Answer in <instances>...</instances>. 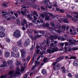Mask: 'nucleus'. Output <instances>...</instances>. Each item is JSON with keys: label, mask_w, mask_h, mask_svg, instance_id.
Returning a JSON list of instances; mask_svg holds the SVG:
<instances>
[{"label": "nucleus", "mask_w": 78, "mask_h": 78, "mask_svg": "<svg viewBox=\"0 0 78 78\" xmlns=\"http://www.w3.org/2000/svg\"><path fill=\"white\" fill-rule=\"evenodd\" d=\"M78 50V47L73 48H72V50H73L74 51H75Z\"/></svg>", "instance_id": "nucleus-40"}, {"label": "nucleus", "mask_w": 78, "mask_h": 78, "mask_svg": "<svg viewBox=\"0 0 78 78\" xmlns=\"http://www.w3.org/2000/svg\"><path fill=\"white\" fill-rule=\"evenodd\" d=\"M73 65H74V66H78V61H75L74 62Z\"/></svg>", "instance_id": "nucleus-22"}, {"label": "nucleus", "mask_w": 78, "mask_h": 78, "mask_svg": "<svg viewBox=\"0 0 78 78\" xmlns=\"http://www.w3.org/2000/svg\"><path fill=\"white\" fill-rule=\"evenodd\" d=\"M55 70H57L61 67V64L59 63H57L56 62L53 63L52 64Z\"/></svg>", "instance_id": "nucleus-4"}, {"label": "nucleus", "mask_w": 78, "mask_h": 78, "mask_svg": "<svg viewBox=\"0 0 78 78\" xmlns=\"http://www.w3.org/2000/svg\"><path fill=\"white\" fill-rule=\"evenodd\" d=\"M5 29L2 26H0V33L1 32H5Z\"/></svg>", "instance_id": "nucleus-14"}, {"label": "nucleus", "mask_w": 78, "mask_h": 78, "mask_svg": "<svg viewBox=\"0 0 78 78\" xmlns=\"http://www.w3.org/2000/svg\"><path fill=\"white\" fill-rule=\"evenodd\" d=\"M45 4L46 5V8H47V7L48 6V5H49L48 3L47 2L46 4Z\"/></svg>", "instance_id": "nucleus-64"}, {"label": "nucleus", "mask_w": 78, "mask_h": 78, "mask_svg": "<svg viewBox=\"0 0 78 78\" xmlns=\"http://www.w3.org/2000/svg\"><path fill=\"white\" fill-rule=\"evenodd\" d=\"M7 63L9 65H11L13 63L12 61L9 60L7 61Z\"/></svg>", "instance_id": "nucleus-21"}, {"label": "nucleus", "mask_w": 78, "mask_h": 78, "mask_svg": "<svg viewBox=\"0 0 78 78\" xmlns=\"http://www.w3.org/2000/svg\"><path fill=\"white\" fill-rule=\"evenodd\" d=\"M60 51L61 53H64V51L63 49H60Z\"/></svg>", "instance_id": "nucleus-56"}, {"label": "nucleus", "mask_w": 78, "mask_h": 78, "mask_svg": "<svg viewBox=\"0 0 78 78\" xmlns=\"http://www.w3.org/2000/svg\"><path fill=\"white\" fill-rule=\"evenodd\" d=\"M46 45H47V47H48L49 46V39H47L46 41Z\"/></svg>", "instance_id": "nucleus-34"}, {"label": "nucleus", "mask_w": 78, "mask_h": 78, "mask_svg": "<svg viewBox=\"0 0 78 78\" xmlns=\"http://www.w3.org/2000/svg\"><path fill=\"white\" fill-rule=\"evenodd\" d=\"M61 72H62V73H66V69H65V68L64 67H62L61 68Z\"/></svg>", "instance_id": "nucleus-16"}, {"label": "nucleus", "mask_w": 78, "mask_h": 78, "mask_svg": "<svg viewBox=\"0 0 78 78\" xmlns=\"http://www.w3.org/2000/svg\"><path fill=\"white\" fill-rule=\"evenodd\" d=\"M65 46H68L69 44V43L68 42H65Z\"/></svg>", "instance_id": "nucleus-60"}, {"label": "nucleus", "mask_w": 78, "mask_h": 78, "mask_svg": "<svg viewBox=\"0 0 78 78\" xmlns=\"http://www.w3.org/2000/svg\"><path fill=\"white\" fill-rule=\"evenodd\" d=\"M58 51V47L52 48L51 47L50 48L47 50V52H48L49 54L53 53L55 52V51Z\"/></svg>", "instance_id": "nucleus-2"}, {"label": "nucleus", "mask_w": 78, "mask_h": 78, "mask_svg": "<svg viewBox=\"0 0 78 78\" xmlns=\"http://www.w3.org/2000/svg\"><path fill=\"white\" fill-rule=\"evenodd\" d=\"M40 16H41V17L42 18H43V19H44V18L45 17V15H44V13H41V15Z\"/></svg>", "instance_id": "nucleus-28"}, {"label": "nucleus", "mask_w": 78, "mask_h": 78, "mask_svg": "<svg viewBox=\"0 0 78 78\" xmlns=\"http://www.w3.org/2000/svg\"><path fill=\"white\" fill-rule=\"evenodd\" d=\"M28 74H25V76H24L23 78H27V77H28Z\"/></svg>", "instance_id": "nucleus-57"}, {"label": "nucleus", "mask_w": 78, "mask_h": 78, "mask_svg": "<svg viewBox=\"0 0 78 78\" xmlns=\"http://www.w3.org/2000/svg\"><path fill=\"white\" fill-rule=\"evenodd\" d=\"M35 63L37 64H39V62L38 61H35Z\"/></svg>", "instance_id": "nucleus-59"}, {"label": "nucleus", "mask_w": 78, "mask_h": 78, "mask_svg": "<svg viewBox=\"0 0 78 78\" xmlns=\"http://www.w3.org/2000/svg\"><path fill=\"white\" fill-rule=\"evenodd\" d=\"M21 12L23 15H25L26 14V12L25 11H23V10H22L21 11Z\"/></svg>", "instance_id": "nucleus-37"}, {"label": "nucleus", "mask_w": 78, "mask_h": 78, "mask_svg": "<svg viewBox=\"0 0 78 78\" xmlns=\"http://www.w3.org/2000/svg\"><path fill=\"white\" fill-rule=\"evenodd\" d=\"M16 21H17V24L18 25H19L20 24V20H19V19L17 18L16 19Z\"/></svg>", "instance_id": "nucleus-32"}, {"label": "nucleus", "mask_w": 78, "mask_h": 78, "mask_svg": "<svg viewBox=\"0 0 78 78\" xmlns=\"http://www.w3.org/2000/svg\"><path fill=\"white\" fill-rule=\"evenodd\" d=\"M11 56L12 57H16V54L13 52H11Z\"/></svg>", "instance_id": "nucleus-24"}, {"label": "nucleus", "mask_w": 78, "mask_h": 78, "mask_svg": "<svg viewBox=\"0 0 78 78\" xmlns=\"http://www.w3.org/2000/svg\"><path fill=\"white\" fill-rule=\"evenodd\" d=\"M30 16H32V14H27V18L28 19H29V18H30L31 17Z\"/></svg>", "instance_id": "nucleus-51"}, {"label": "nucleus", "mask_w": 78, "mask_h": 78, "mask_svg": "<svg viewBox=\"0 0 78 78\" xmlns=\"http://www.w3.org/2000/svg\"><path fill=\"white\" fill-rule=\"evenodd\" d=\"M5 33L3 32H0V37H5Z\"/></svg>", "instance_id": "nucleus-13"}, {"label": "nucleus", "mask_w": 78, "mask_h": 78, "mask_svg": "<svg viewBox=\"0 0 78 78\" xmlns=\"http://www.w3.org/2000/svg\"><path fill=\"white\" fill-rule=\"evenodd\" d=\"M43 13H44L45 16H48V14L47 12H44Z\"/></svg>", "instance_id": "nucleus-61"}, {"label": "nucleus", "mask_w": 78, "mask_h": 78, "mask_svg": "<svg viewBox=\"0 0 78 78\" xmlns=\"http://www.w3.org/2000/svg\"><path fill=\"white\" fill-rule=\"evenodd\" d=\"M20 69L19 67H16V71H11L9 72L8 75L10 76L11 78H15L18 75H19L20 72Z\"/></svg>", "instance_id": "nucleus-1"}, {"label": "nucleus", "mask_w": 78, "mask_h": 78, "mask_svg": "<svg viewBox=\"0 0 78 78\" xmlns=\"http://www.w3.org/2000/svg\"><path fill=\"white\" fill-rule=\"evenodd\" d=\"M14 36L16 37L17 38H19L21 36V34H20V31H19V30H16L13 33Z\"/></svg>", "instance_id": "nucleus-3"}, {"label": "nucleus", "mask_w": 78, "mask_h": 78, "mask_svg": "<svg viewBox=\"0 0 78 78\" xmlns=\"http://www.w3.org/2000/svg\"><path fill=\"white\" fill-rule=\"evenodd\" d=\"M2 6H4V8H6V7H8V5L6 4H4V3L2 5Z\"/></svg>", "instance_id": "nucleus-38"}, {"label": "nucleus", "mask_w": 78, "mask_h": 78, "mask_svg": "<svg viewBox=\"0 0 78 78\" xmlns=\"http://www.w3.org/2000/svg\"><path fill=\"white\" fill-rule=\"evenodd\" d=\"M40 21V22L41 23H44V19H43V18H42L41 17V16H39V17Z\"/></svg>", "instance_id": "nucleus-19"}, {"label": "nucleus", "mask_w": 78, "mask_h": 78, "mask_svg": "<svg viewBox=\"0 0 78 78\" xmlns=\"http://www.w3.org/2000/svg\"><path fill=\"white\" fill-rule=\"evenodd\" d=\"M6 40L8 42H9L10 41V39H9L8 38H6Z\"/></svg>", "instance_id": "nucleus-63"}, {"label": "nucleus", "mask_w": 78, "mask_h": 78, "mask_svg": "<svg viewBox=\"0 0 78 78\" xmlns=\"http://www.w3.org/2000/svg\"><path fill=\"white\" fill-rule=\"evenodd\" d=\"M55 39H57L58 38V36L57 35H55L54 36Z\"/></svg>", "instance_id": "nucleus-53"}, {"label": "nucleus", "mask_w": 78, "mask_h": 78, "mask_svg": "<svg viewBox=\"0 0 78 78\" xmlns=\"http://www.w3.org/2000/svg\"><path fill=\"white\" fill-rule=\"evenodd\" d=\"M49 29H50V31L52 32V33H54L56 32V33H58V34H60L61 33L59 32V31H58V30H53V28L49 27Z\"/></svg>", "instance_id": "nucleus-7"}, {"label": "nucleus", "mask_w": 78, "mask_h": 78, "mask_svg": "<svg viewBox=\"0 0 78 78\" xmlns=\"http://www.w3.org/2000/svg\"><path fill=\"white\" fill-rule=\"evenodd\" d=\"M65 52H68V50H67V48L66 46H65L64 47Z\"/></svg>", "instance_id": "nucleus-41"}, {"label": "nucleus", "mask_w": 78, "mask_h": 78, "mask_svg": "<svg viewBox=\"0 0 78 78\" xmlns=\"http://www.w3.org/2000/svg\"><path fill=\"white\" fill-rule=\"evenodd\" d=\"M22 42L21 40L18 41L17 42V45L18 47H22Z\"/></svg>", "instance_id": "nucleus-9"}, {"label": "nucleus", "mask_w": 78, "mask_h": 78, "mask_svg": "<svg viewBox=\"0 0 78 78\" xmlns=\"http://www.w3.org/2000/svg\"><path fill=\"white\" fill-rule=\"evenodd\" d=\"M49 0H44V1H43L42 2V3L43 4H46V3L48 2Z\"/></svg>", "instance_id": "nucleus-36"}, {"label": "nucleus", "mask_w": 78, "mask_h": 78, "mask_svg": "<svg viewBox=\"0 0 78 78\" xmlns=\"http://www.w3.org/2000/svg\"><path fill=\"white\" fill-rule=\"evenodd\" d=\"M31 59V57L30 56H29L27 58V60L28 61V62H29V61Z\"/></svg>", "instance_id": "nucleus-49"}, {"label": "nucleus", "mask_w": 78, "mask_h": 78, "mask_svg": "<svg viewBox=\"0 0 78 78\" xmlns=\"http://www.w3.org/2000/svg\"><path fill=\"white\" fill-rule=\"evenodd\" d=\"M30 40L28 38L26 41L24 43V47H27L28 45L30 44Z\"/></svg>", "instance_id": "nucleus-6"}, {"label": "nucleus", "mask_w": 78, "mask_h": 78, "mask_svg": "<svg viewBox=\"0 0 78 78\" xmlns=\"http://www.w3.org/2000/svg\"><path fill=\"white\" fill-rule=\"evenodd\" d=\"M47 45L46 44L45 46H44V48H43L44 50H45L47 49Z\"/></svg>", "instance_id": "nucleus-50"}, {"label": "nucleus", "mask_w": 78, "mask_h": 78, "mask_svg": "<svg viewBox=\"0 0 78 78\" xmlns=\"http://www.w3.org/2000/svg\"><path fill=\"white\" fill-rule=\"evenodd\" d=\"M8 13L7 12L3 14V16L4 17H5V18H6V17L8 16Z\"/></svg>", "instance_id": "nucleus-35"}, {"label": "nucleus", "mask_w": 78, "mask_h": 78, "mask_svg": "<svg viewBox=\"0 0 78 78\" xmlns=\"http://www.w3.org/2000/svg\"><path fill=\"white\" fill-rule=\"evenodd\" d=\"M49 24L48 23H46V24L45 23H43L42 25L41 24V27H48V26Z\"/></svg>", "instance_id": "nucleus-15"}, {"label": "nucleus", "mask_w": 78, "mask_h": 78, "mask_svg": "<svg viewBox=\"0 0 78 78\" xmlns=\"http://www.w3.org/2000/svg\"><path fill=\"white\" fill-rule=\"evenodd\" d=\"M31 6H32V7H34V8H36L37 7V5H32Z\"/></svg>", "instance_id": "nucleus-46"}, {"label": "nucleus", "mask_w": 78, "mask_h": 78, "mask_svg": "<svg viewBox=\"0 0 78 78\" xmlns=\"http://www.w3.org/2000/svg\"><path fill=\"white\" fill-rule=\"evenodd\" d=\"M6 76L2 75L1 77H0V78H6Z\"/></svg>", "instance_id": "nucleus-54"}, {"label": "nucleus", "mask_w": 78, "mask_h": 78, "mask_svg": "<svg viewBox=\"0 0 78 78\" xmlns=\"http://www.w3.org/2000/svg\"><path fill=\"white\" fill-rule=\"evenodd\" d=\"M50 39L51 40L54 39V37H53V35H50Z\"/></svg>", "instance_id": "nucleus-47"}, {"label": "nucleus", "mask_w": 78, "mask_h": 78, "mask_svg": "<svg viewBox=\"0 0 78 78\" xmlns=\"http://www.w3.org/2000/svg\"><path fill=\"white\" fill-rule=\"evenodd\" d=\"M64 56H62L60 57H59L57 59H56V62H59L60 61H61V60H62L63 58H64Z\"/></svg>", "instance_id": "nucleus-10"}, {"label": "nucleus", "mask_w": 78, "mask_h": 78, "mask_svg": "<svg viewBox=\"0 0 78 78\" xmlns=\"http://www.w3.org/2000/svg\"><path fill=\"white\" fill-rule=\"evenodd\" d=\"M25 1V0H18V3H23Z\"/></svg>", "instance_id": "nucleus-30"}, {"label": "nucleus", "mask_w": 78, "mask_h": 78, "mask_svg": "<svg viewBox=\"0 0 78 78\" xmlns=\"http://www.w3.org/2000/svg\"><path fill=\"white\" fill-rule=\"evenodd\" d=\"M76 57L75 56H72L69 58V59H76Z\"/></svg>", "instance_id": "nucleus-31"}, {"label": "nucleus", "mask_w": 78, "mask_h": 78, "mask_svg": "<svg viewBox=\"0 0 78 78\" xmlns=\"http://www.w3.org/2000/svg\"><path fill=\"white\" fill-rule=\"evenodd\" d=\"M21 64V63L19 61H17L15 62V64L16 65V66H19L20 64Z\"/></svg>", "instance_id": "nucleus-26"}, {"label": "nucleus", "mask_w": 78, "mask_h": 78, "mask_svg": "<svg viewBox=\"0 0 78 78\" xmlns=\"http://www.w3.org/2000/svg\"><path fill=\"white\" fill-rule=\"evenodd\" d=\"M46 44V40H44L43 42L41 44V45H44Z\"/></svg>", "instance_id": "nucleus-45"}, {"label": "nucleus", "mask_w": 78, "mask_h": 78, "mask_svg": "<svg viewBox=\"0 0 78 78\" xmlns=\"http://www.w3.org/2000/svg\"><path fill=\"white\" fill-rule=\"evenodd\" d=\"M43 62H44V63H46V62H48V60H47V58H44Z\"/></svg>", "instance_id": "nucleus-27"}, {"label": "nucleus", "mask_w": 78, "mask_h": 78, "mask_svg": "<svg viewBox=\"0 0 78 78\" xmlns=\"http://www.w3.org/2000/svg\"><path fill=\"white\" fill-rule=\"evenodd\" d=\"M68 76L69 77H70V78H72V73H69L68 74Z\"/></svg>", "instance_id": "nucleus-42"}, {"label": "nucleus", "mask_w": 78, "mask_h": 78, "mask_svg": "<svg viewBox=\"0 0 78 78\" xmlns=\"http://www.w3.org/2000/svg\"><path fill=\"white\" fill-rule=\"evenodd\" d=\"M40 33H41V34H42L41 36H42L43 34H44L45 33V31H44V30H41L40 31Z\"/></svg>", "instance_id": "nucleus-29"}, {"label": "nucleus", "mask_w": 78, "mask_h": 78, "mask_svg": "<svg viewBox=\"0 0 78 78\" xmlns=\"http://www.w3.org/2000/svg\"><path fill=\"white\" fill-rule=\"evenodd\" d=\"M37 54L35 53L34 54V56H33L32 58V61H34V60L36 58V57H37Z\"/></svg>", "instance_id": "nucleus-20"}, {"label": "nucleus", "mask_w": 78, "mask_h": 78, "mask_svg": "<svg viewBox=\"0 0 78 78\" xmlns=\"http://www.w3.org/2000/svg\"><path fill=\"white\" fill-rule=\"evenodd\" d=\"M21 24L23 26H25V23L23 22H21Z\"/></svg>", "instance_id": "nucleus-62"}, {"label": "nucleus", "mask_w": 78, "mask_h": 78, "mask_svg": "<svg viewBox=\"0 0 78 78\" xmlns=\"http://www.w3.org/2000/svg\"><path fill=\"white\" fill-rule=\"evenodd\" d=\"M45 19L46 20H48L50 19V16H46L45 17Z\"/></svg>", "instance_id": "nucleus-39"}, {"label": "nucleus", "mask_w": 78, "mask_h": 78, "mask_svg": "<svg viewBox=\"0 0 78 78\" xmlns=\"http://www.w3.org/2000/svg\"><path fill=\"white\" fill-rule=\"evenodd\" d=\"M50 33H46L45 34V37H48V35H50Z\"/></svg>", "instance_id": "nucleus-44"}, {"label": "nucleus", "mask_w": 78, "mask_h": 78, "mask_svg": "<svg viewBox=\"0 0 78 78\" xmlns=\"http://www.w3.org/2000/svg\"><path fill=\"white\" fill-rule=\"evenodd\" d=\"M20 51L21 53V56L23 58H24L27 56V51L24 49L21 50Z\"/></svg>", "instance_id": "nucleus-5"}, {"label": "nucleus", "mask_w": 78, "mask_h": 78, "mask_svg": "<svg viewBox=\"0 0 78 78\" xmlns=\"http://www.w3.org/2000/svg\"><path fill=\"white\" fill-rule=\"evenodd\" d=\"M66 26H65V25H63L62 27V30L63 31H65V30H66Z\"/></svg>", "instance_id": "nucleus-33"}, {"label": "nucleus", "mask_w": 78, "mask_h": 78, "mask_svg": "<svg viewBox=\"0 0 78 78\" xmlns=\"http://www.w3.org/2000/svg\"><path fill=\"white\" fill-rule=\"evenodd\" d=\"M42 73H43V74L44 75H46L47 74V72L46 71V70L43 69L42 71Z\"/></svg>", "instance_id": "nucleus-18"}, {"label": "nucleus", "mask_w": 78, "mask_h": 78, "mask_svg": "<svg viewBox=\"0 0 78 78\" xmlns=\"http://www.w3.org/2000/svg\"><path fill=\"white\" fill-rule=\"evenodd\" d=\"M63 22L64 23H69V21H68L67 18H66L63 20Z\"/></svg>", "instance_id": "nucleus-23"}, {"label": "nucleus", "mask_w": 78, "mask_h": 78, "mask_svg": "<svg viewBox=\"0 0 78 78\" xmlns=\"http://www.w3.org/2000/svg\"><path fill=\"white\" fill-rule=\"evenodd\" d=\"M42 36V35H39L38 34H37V35H35L34 37H33L32 38V39H34L35 40H36L37 39L38 37H41Z\"/></svg>", "instance_id": "nucleus-8"}, {"label": "nucleus", "mask_w": 78, "mask_h": 78, "mask_svg": "<svg viewBox=\"0 0 78 78\" xmlns=\"http://www.w3.org/2000/svg\"><path fill=\"white\" fill-rule=\"evenodd\" d=\"M51 26H52V27H55V24L54 23H51Z\"/></svg>", "instance_id": "nucleus-58"}, {"label": "nucleus", "mask_w": 78, "mask_h": 78, "mask_svg": "<svg viewBox=\"0 0 78 78\" xmlns=\"http://www.w3.org/2000/svg\"><path fill=\"white\" fill-rule=\"evenodd\" d=\"M23 22L24 23V24H27L28 23H27V20H25V19H24L23 20Z\"/></svg>", "instance_id": "nucleus-43"}, {"label": "nucleus", "mask_w": 78, "mask_h": 78, "mask_svg": "<svg viewBox=\"0 0 78 78\" xmlns=\"http://www.w3.org/2000/svg\"><path fill=\"white\" fill-rule=\"evenodd\" d=\"M72 49L71 48L69 47L68 48V51H71Z\"/></svg>", "instance_id": "nucleus-55"}, {"label": "nucleus", "mask_w": 78, "mask_h": 78, "mask_svg": "<svg viewBox=\"0 0 78 78\" xmlns=\"http://www.w3.org/2000/svg\"><path fill=\"white\" fill-rule=\"evenodd\" d=\"M5 56L6 58H8V57H9V56L10 55V52L9 51H5Z\"/></svg>", "instance_id": "nucleus-11"}, {"label": "nucleus", "mask_w": 78, "mask_h": 78, "mask_svg": "<svg viewBox=\"0 0 78 78\" xmlns=\"http://www.w3.org/2000/svg\"><path fill=\"white\" fill-rule=\"evenodd\" d=\"M13 50L14 52H16L18 51V48L17 47H14L13 48Z\"/></svg>", "instance_id": "nucleus-17"}, {"label": "nucleus", "mask_w": 78, "mask_h": 78, "mask_svg": "<svg viewBox=\"0 0 78 78\" xmlns=\"http://www.w3.org/2000/svg\"><path fill=\"white\" fill-rule=\"evenodd\" d=\"M74 14H75L74 17H75L77 19H78V13L75 12H74Z\"/></svg>", "instance_id": "nucleus-25"}, {"label": "nucleus", "mask_w": 78, "mask_h": 78, "mask_svg": "<svg viewBox=\"0 0 78 78\" xmlns=\"http://www.w3.org/2000/svg\"><path fill=\"white\" fill-rule=\"evenodd\" d=\"M54 3L55 4H54V5L55 6V7H56L57 6V5H58L57 4V2H54Z\"/></svg>", "instance_id": "nucleus-52"}, {"label": "nucleus", "mask_w": 78, "mask_h": 78, "mask_svg": "<svg viewBox=\"0 0 78 78\" xmlns=\"http://www.w3.org/2000/svg\"><path fill=\"white\" fill-rule=\"evenodd\" d=\"M7 66V62L6 61H4L3 62V64L0 66V67H5Z\"/></svg>", "instance_id": "nucleus-12"}, {"label": "nucleus", "mask_w": 78, "mask_h": 78, "mask_svg": "<svg viewBox=\"0 0 78 78\" xmlns=\"http://www.w3.org/2000/svg\"><path fill=\"white\" fill-rule=\"evenodd\" d=\"M33 48H34V46H33V45H32L31 47V48H30V51H32V50H33Z\"/></svg>", "instance_id": "nucleus-48"}]
</instances>
